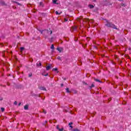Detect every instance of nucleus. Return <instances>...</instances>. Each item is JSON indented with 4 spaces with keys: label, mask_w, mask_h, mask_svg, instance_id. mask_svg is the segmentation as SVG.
Listing matches in <instances>:
<instances>
[{
    "label": "nucleus",
    "mask_w": 131,
    "mask_h": 131,
    "mask_svg": "<svg viewBox=\"0 0 131 131\" xmlns=\"http://www.w3.org/2000/svg\"><path fill=\"white\" fill-rule=\"evenodd\" d=\"M105 21L106 22V24H105V26H107V27H112V28H113L114 29H117V28L115 25L109 23V21L106 19Z\"/></svg>",
    "instance_id": "nucleus-1"
},
{
    "label": "nucleus",
    "mask_w": 131,
    "mask_h": 131,
    "mask_svg": "<svg viewBox=\"0 0 131 131\" xmlns=\"http://www.w3.org/2000/svg\"><path fill=\"white\" fill-rule=\"evenodd\" d=\"M57 51H58V52H59V53H61V52H62V51H63V48H57Z\"/></svg>",
    "instance_id": "nucleus-4"
},
{
    "label": "nucleus",
    "mask_w": 131,
    "mask_h": 131,
    "mask_svg": "<svg viewBox=\"0 0 131 131\" xmlns=\"http://www.w3.org/2000/svg\"><path fill=\"white\" fill-rule=\"evenodd\" d=\"M14 104V105H17V101H15Z\"/></svg>",
    "instance_id": "nucleus-25"
},
{
    "label": "nucleus",
    "mask_w": 131,
    "mask_h": 131,
    "mask_svg": "<svg viewBox=\"0 0 131 131\" xmlns=\"http://www.w3.org/2000/svg\"><path fill=\"white\" fill-rule=\"evenodd\" d=\"M70 127H71V128H72L73 127L70 125Z\"/></svg>",
    "instance_id": "nucleus-28"
},
{
    "label": "nucleus",
    "mask_w": 131,
    "mask_h": 131,
    "mask_svg": "<svg viewBox=\"0 0 131 131\" xmlns=\"http://www.w3.org/2000/svg\"><path fill=\"white\" fill-rule=\"evenodd\" d=\"M51 50H54V49H55V47H54L53 44L51 45Z\"/></svg>",
    "instance_id": "nucleus-8"
},
{
    "label": "nucleus",
    "mask_w": 131,
    "mask_h": 131,
    "mask_svg": "<svg viewBox=\"0 0 131 131\" xmlns=\"http://www.w3.org/2000/svg\"><path fill=\"white\" fill-rule=\"evenodd\" d=\"M43 31H45L46 32H47V33H50V34H52V33H53V31H49V30H42L40 32L41 34H42V32H43Z\"/></svg>",
    "instance_id": "nucleus-2"
},
{
    "label": "nucleus",
    "mask_w": 131,
    "mask_h": 131,
    "mask_svg": "<svg viewBox=\"0 0 131 131\" xmlns=\"http://www.w3.org/2000/svg\"><path fill=\"white\" fill-rule=\"evenodd\" d=\"M58 60H61V57L60 56L57 57Z\"/></svg>",
    "instance_id": "nucleus-23"
},
{
    "label": "nucleus",
    "mask_w": 131,
    "mask_h": 131,
    "mask_svg": "<svg viewBox=\"0 0 131 131\" xmlns=\"http://www.w3.org/2000/svg\"><path fill=\"white\" fill-rule=\"evenodd\" d=\"M71 124H73V123L71 122L69 123V125H71Z\"/></svg>",
    "instance_id": "nucleus-24"
},
{
    "label": "nucleus",
    "mask_w": 131,
    "mask_h": 131,
    "mask_svg": "<svg viewBox=\"0 0 131 131\" xmlns=\"http://www.w3.org/2000/svg\"><path fill=\"white\" fill-rule=\"evenodd\" d=\"M120 2H121V1H122V0H119Z\"/></svg>",
    "instance_id": "nucleus-37"
},
{
    "label": "nucleus",
    "mask_w": 131,
    "mask_h": 131,
    "mask_svg": "<svg viewBox=\"0 0 131 131\" xmlns=\"http://www.w3.org/2000/svg\"><path fill=\"white\" fill-rule=\"evenodd\" d=\"M58 130H59V131H63V130H64V128H61V129L59 128V129H58Z\"/></svg>",
    "instance_id": "nucleus-18"
},
{
    "label": "nucleus",
    "mask_w": 131,
    "mask_h": 131,
    "mask_svg": "<svg viewBox=\"0 0 131 131\" xmlns=\"http://www.w3.org/2000/svg\"><path fill=\"white\" fill-rule=\"evenodd\" d=\"M51 69V66H48L46 67V70H50Z\"/></svg>",
    "instance_id": "nucleus-5"
},
{
    "label": "nucleus",
    "mask_w": 131,
    "mask_h": 131,
    "mask_svg": "<svg viewBox=\"0 0 131 131\" xmlns=\"http://www.w3.org/2000/svg\"><path fill=\"white\" fill-rule=\"evenodd\" d=\"M43 113H44V114H47V111H46V110H43Z\"/></svg>",
    "instance_id": "nucleus-21"
},
{
    "label": "nucleus",
    "mask_w": 131,
    "mask_h": 131,
    "mask_svg": "<svg viewBox=\"0 0 131 131\" xmlns=\"http://www.w3.org/2000/svg\"><path fill=\"white\" fill-rule=\"evenodd\" d=\"M42 75H43V76H48V75H49V74H43V73H42Z\"/></svg>",
    "instance_id": "nucleus-14"
},
{
    "label": "nucleus",
    "mask_w": 131,
    "mask_h": 131,
    "mask_svg": "<svg viewBox=\"0 0 131 131\" xmlns=\"http://www.w3.org/2000/svg\"><path fill=\"white\" fill-rule=\"evenodd\" d=\"M65 21H66V22H67L68 21V20L67 19H65Z\"/></svg>",
    "instance_id": "nucleus-29"
},
{
    "label": "nucleus",
    "mask_w": 131,
    "mask_h": 131,
    "mask_svg": "<svg viewBox=\"0 0 131 131\" xmlns=\"http://www.w3.org/2000/svg\"><path fill=\"white\" fill-rule=\"evenodd\" d=\"M56 128H57V129H59V125H57Z\"/></svg>",
    "instance_id": "nucleus-26"
},
{
    "label": "nucleus",
    "mask_w": 131,
    "mask_h": 131,
    "mask_svg": "<svg viewBox=\"0 0 131 131\" xmlns=\"http://www.w3.org/2000/svg\"><path fill=\"white\" fill-rule=\"evenodd\" d=\"M42 5V2H40V6H41Z\"/></svg>",
    "instance_id": "nucleus-27"
},
{
    "label": "nucleus",
    "mask_w": 131,
    "mask_h": 131,
    "mask_svg": "<svg viewBox=\"0 0 131 131\" xmlns=\"http://www.w3.org/2000/svg\"><path fill=\"white\" fill-rule=\"evenodd\" d=\"M31 76H32V73L29 74V77H31Z\"/></svg>",
    "instance_id": "nucleus-19"
},
{
    "label": "nucleus",
    "mask_w": 131,
    "mask_h": 131,
    "mask_svg": "<svg viewBox=\"0 0 131 131\" xmlns=\"http://www.w3.org/2000/svg\"><path fill=\"white\" fill-rule=\"evenodd\" d=\"M66 91L67 93H70V91H69V88H67L66 89Z\"/></svg>",
    "instance_id": "nucleus-11"
},
{
    "label": "nucleus",
    "mask_w": 131,
    "mask_h": 131,
    "mask_svg": "<svg viewBox=\"0 0 131 131\" xmlns=\"http://www.w3.org/2000/svg\"><path fill=\"white\" fill-rule=\"evenodd\" d=\"M76 28H77V27H75L74 30H75L76 29Z\"/></svg>",
    "instance_id": "nucleus-31"
},
{
    "label": "nucleus",
    "mask_w": 131,
    "mask_h": 131,
    "mask_svg": "<svg viewBox=\"0 0 131 131\" xmlns=\"http://www.w3.org/2000/svg\"><path fill=\"white\" fill-rule=\"evenodd\" d=\"M21 105V103H19V104H18V106H20Z\"/></svg>",
    "instance_id": "nucleus-32"
},
{
    "label": "nucleus",
    "mask_w": 131,
    "mask_h": 131,
    "mask_svg": "<svg viewBox=\"0 0 131 131\" xmlns=\"http://www.w3.org/2000/svg\"><path fill=\"white\" fill-rule=\"evenodd\" d=\"M3 100V98H1L0 100Z\"/></svg>",
    "instance_id": "nucleus-33"
},
{
    "label": "nucleus",
    "mask_w": 131,
    "mask_h": 131,
    "mask_svg": "<svg viewBox=\"0 0 131 131\" xmlns=\"http://www.w3.org/2000/svg\"><path fill=\"white\" fill-rule=\"evenodd\" d=\"M61 12L59 13L58 11H56V12H55V14H56V15H60V14H61Z\"/></svg>",
    "instance_id": "nucleus-13"
},
{
    "label": "nucleus",
    "mask_w": 131,
    "mask_h": 131,
    "mask_svg": "<svg viewBox=\"0 0 131 131\" xmlns=\"http://www.w3.org/2000/svg\"><path fill=\"white\" fill-rule=\"evenodd\" d=\"M24 109H25V110H28V105H25Z\"/></svg>",
    "instance_id": "nucleus-6"
},
{
    "label": "nucleus",
    "mask_w": 131,
    "mask_h": 131,
    "mask_svg": "<svg viewBox=\"0 0 131 131\" xmlns=\"http://www.w3.org/2000/svg\"><path fill=\"white\" fill-rule=\"evenodd\" d=\"M61 86H63V84H61Z\"/></svg>",
    "instance_id": "nucleus-36"
},
{
    "label": "nucleus",
    "mask_w": 131,
    "mask_h": 131,
    "mask_svg": "<svg viewBox=\"0 0 131 131\" xmlns=\"http://www.w3.org/2000/svg\"><path fill=\"white\" fill-rule=\"evenodd\" d=\"M18 5H20V4L19 3H17Z\"/></svg>",
    "instance_id": "nucleus-35"
},
{
    "label": "nucleus",
    "mask_w": 131,
    "mask_h": 131,
    "mask_svg": "<svg viewBox=\"0 0 131 131\" xmlns=\"http://www.w3.org/2000/svg\"><path fill=\"white\" fill-rule=\"evenodd\" d=\"M57 0H52V2L53 3V4H57Z\"/></svg>",
    "instance_id": "nucleus-10"
},
{
    "label": "nucleus",
    "mask_w": 131,
    "mask_h": 131,
    "mask_svg": "<svg viewBox=\"0 0 131 131\" xmlns=\"http://www.w3.org/2000/svg\"><path fill=\"white\" fill-rule=\"evenodd\" d=\"M128 50H129V51H130V48H129Z\"/></svg>",
    "instance_id": "nucleus-34"
},
{
    "label": "nucleus",
    "mask_w": 131,
    "mask_h": 131,
    "mask_svg": "<svg viewBox=\"0 0 131 131\" xmlns=\"http://www.w3.org/2000/svg\"><path fill=\"white\" fill-rule=\"evenodd\" d=\"M23 50H24V47H21L20 48V51H23Z\"/></svg>",
    "instance_id": "nucleus-22"
},
{
    "label": "nucleus",
    "mask_w": 131,
    "mask_h": 131,
    "mask_svg": "<svg viewBox=\"0 0 131 131\" xmlns=\"http://www.w3.org/2000/svg\"><path fill=\"white\" fill-rule=\"evenodd\" d=\"M73 131H80V130H79V129H77V128H76V129H74L73 130Z\"/></svg>",
    "instance_id": "nucleus-20"
},
{
    "label": "nucleus",
    "mask_w": 131,
    "mask_h": 131,
    "mask_svg": "<svg viewBox=\"0 0 131 131\" xmlns=\"http://www.w3.org/2000/svg\"><path fill=\"white\" fill-rule=\"evenodd\" d=\"M89 8H90V9H93V8H94V6L93 5H90Z\"/></svg>",
    "instance_id": "nucleus-15"
},
{
    "label": "nucleus",
    "mask_w": 131,
    "mask_h": 131,
    "mask_svg": "<svg viewBox=\"0 0 131 131\" xmlns=\"http://www.w3.org/2000/svg\"><path fill=\"white\" fill-rule=\"evenodd\" d=\"M0 111H1V110H0Z\"/></svg>",
    "instance_id": "nucleus-38"
},
{
    "label": "nucleus",
    "mask_w": 131,
    "mask_h": 131,
    "mask_svg": "<svg viewBox=\"0 0 131 131\" xmlns=\"http://www.w3.org/2000/svg\"><path fill=\"white\" fill-rule=\"evenodd\" d=\"M53 71H57V70H58V69H57V68H54V69H53Z\"/></svg>",
    "instance_id": "nucleus-16"
},
{
    "label": "nucleus",
    "mask_w": 131,
    "mask_h": 131,
    "mask_svg": "<svg viewBox=\"0 0 131 131\" xmlns=\"http://www.w3.org/2000/svg\"><path fill=\"white\" fill-rule=\"evenodd\" d=\"M36 65H37V66H41V62H39V63H37L36 64Z\"/></svg>",
    "instance_id": "nucleus-9"
},
{
    "label": "nucleus",
    "mask_w": 131,
    "mask_h": 131,
    "mask_svg": "<svg viewBox=\"0 0 131 131\" xmlns=\"http://www.w3.org/2000/svg\"><path fill=\"white\" fill-rule=\"evenodd\" d=\"M1 111H2V112H4V111H5V108L2 107Z\"/></svg>",
    "instance_id": "nucleus-17"
},
{
    "label": "nucleus",
    "mask_w": 131,
    "mask_h": 131,
    "mask_svg": "<svg viewBox=\"0 0 131 131\" xmlns=\"http://www.w3.org/2000/svg\"><path fill=\"white\" fill-rule=\"evenodd\" d=\"M95 86V85L94 84H92L91 86H89L90 89H93Z\"/></svg>",
    "instance_id": "nucleus-7"
},
{
    "label": "nucleus",
    "mask_w": 131,
    "mask_h": 131,
    "mask_svg": "<svg viewBox=\"0 0 131 131\" xmlns=\"http://www.w3.org/2000/svg\"><path fill=\"white\" fill-rule=\"evenodd\" d=\"M95 81H97V82H101V81L98 79H95Z\"/></svg>",
    "instance_id": "nucleus-12"
},
{
    "label": "nucleus",
    "mask_w": 131,
    "mask_h": 131,
    "mask_svg": "<svg viewBox=\"0 0 131 131\" xmlns=\"http://www.w3.org/2000/svg\"><path fill=\"white\" fill-rule=\"evenodd\" d=\"M39 90H40V91H47V89H46V88L43 87V86H41L39 87Z\"/></svg>",
    "instance_id": "nucleus-3"
},
{
    "label": "nucleus",
    "mask_w": 131,
    "mask_h": 131,
    "mask_svg": "<svg viewBox=\"0 0 131 131\" xmlns=\"http://www.w3.org/2000/svg\"><path fill=\"white\" fill-rule=\"evenodd\" d=\"M121 6H124V7H125V6H124V4H122Z\"/></svg>",
    "instance_id": "nucleus-30"
}]
</instances>
